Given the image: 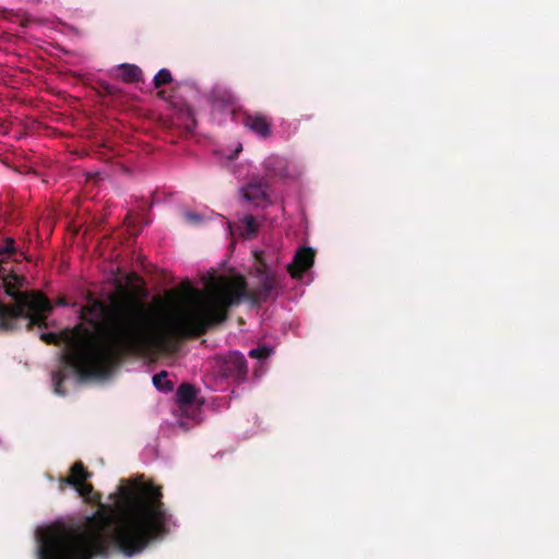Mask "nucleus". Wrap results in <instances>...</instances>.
Listing matches in <instances>:
<instances>
[{
	"mask_svg": "<svg viewBox=\"0 0 559 559\" xmlns=\"http://www.w3.org/2000/svg\"><path fill=\"white\" fill-rule=\"evenodd\" d=\"M81 316L93 331L79 323L59 334H40L46 344L68 345L61 355L63 368L51 374L56 394L66 395L67 369L86 380L109 374L126 357L165 353L159 312L126 294L109 293L107 300L88 297Z\"/></svg>",
	"mask_w": 559,
	"mask_h": 559,
	"instance_id": "nucleus-1",
	"label": "nucleus"
},
{
	"mask_svg": "<svg viewBox=\"0 0 559 559\" xmlns=\"http://www.w3.org/2000/svg\"><path fill=\"white\" fill-rule=\"evenodd\" d=\"M85 501L99 509L83 524L56 523L39 539L38 559H94L106 555L110 542L127 557L145 550L169 532L170 514L163 502L162 486L134 480L120 486L114 509L100 503V495L86 480L75 487Z\"/></svg>",
	"mask_w": 559,
	"mask_h": 559,
	"instance_id": "nucleus-2",
	"label": "nucleus"
},
{
	"mask_svg": "<svg viewBox=\"0 0 559 559\" xmlns=\"http://www.w3.org/2000/svg\"><path fill=\"white\" fill-rule=\"evenodd\" d=\"M258 287L248 289L243 276L221 277L214 293L202 307L178 316L159 313L165 353L176 352L180 342L204 335L211 328L223 323L227 319L228 309L239 305L241 299L260 305L272 298L278 287L275 275L265 266L258 269Z\"/></svg>",
	"mask_w": 559,
	"mask_h": 559,
	"instance_id": "nucleus-3",
	"label": "nucleus"
},
{
	"mask_svg": "<svg viewBox=\"0 0 559 559\" xmlns=\"http://www.w3.org/2000/svg\"><path fill=\"white\" fill-rule=\"evenodd\" d=\"M5 292L14 300L13 305L0 302V328L13 330L14 320L28 319L27 329L37 325L47 328V314L52 310L50 300L40 293L17 292L12 286H7Z\"/></svg>",
	"mask_w": 559,
	"mask_h": 559,
	"instance_id": "nucleus-4",
	"label": "nucleus"
},
{
	"mask_svg": "<svg viewBox=\"0 0 559 559\" xmlns=\"http://www.w3.org/2000/svg\"><path fill=\"white\" fill-rule=\"evenodd\" d=\"M247 372V360L245 356L238 352L229 353L219 362V373L224 378H230L235 381L242 382L246 380Z\"/></svg>",
	"mask_w": 559,
	"mask_h": 559,
	"instance_id": "nucleus-5",
	"label": "nucleus"
},
{
	"mask_svg": "<svg viewBox=\"0 0 559 559\" xmlns=\"http://www.w3.org/2000/svg\"><path fill=\"white\" fill-rule=\"evenodd\" d=\"M267 178H252L241 188L242 198L255 206H263L269 203Z\"/></svg>",
	"mask_w": 559,
	"mask_h": 559,
	"instance_id": "nucleus-6",
	"label": "nucleus"
},
{
	"mask_svg": "<svg viewBox=\"0 0 559 559\" xmlns=\"http://www.w3.org/2000/svg\"><path fill=\"white\" fill-rule=\"evenodd\" d=\"M242 123L260 139L265 140L272 134V120L262 112H245Z\"/></svg>",
	"mask_w": 559,
	"mask_h": 559,
	"instance_id": "nucleus-7",
	"label": "nucleus"
},
{
	"mask_svg": "<svg viewBox=\"0 0 559 559\" xmlns=\"http://www.w3.org/2000/svg\"><path fill=\"white\" fill-rule=\"evenodd\" d=\"M316 252L310 247H301L295 254L293 261L287 266V271L293 278H301L314 263Z\"/></svg>",
	"mask_w": 559,
	"mask_h": 559,
	"instance_id": "nucleus-8",
	"label": "nucleus"
},
{
	"mask_svg": "<svg viewBox=\"0 0 559 559\" xmlns=\"http://www.w3.org/2000/svg\"><path fill=\"white\" fill-rule=\"evenodd\" d=\"M90 477L91 473L86 471L83 462L78 461L71 466L69 476L60 479V485L67 484L75 488Z\"/></svg>",
	"mask_w": 559,
	"mask_h": 559,
	"instance_id": "nucleus-9",
	"label": "nucleus"
},
{
	"mask_svg": "<svg viewBox=\"0 0 559 559\" xmlns=\"http://www.w3.org/2000/svg\"><path fill=\"white\" fill-rule=\"evenodd\" d=\"M264 169L266 177H285L287 175V163L286 160L277 155H271L265 158Z\"/></svg>",
	"mask_w": 559,
	"mask_h": 559,
	"instance_id": "nucleus-10",
	"label": "nucleus"
},
{
	"mask_svg": "<svg viewBox=\"0 0 559 559\" xmlns=\"http://www.w3.org/2000/svg\"><path fill=\"white\" fill-rule=\"evenodd\" d=\"M117 71L118 76L126 83H136L142 80V70L135 64H120Z\"/></svg>",
	"mask_w": 559,
	"mask_h": 559,
	"instance_id": "nucleus-11",
	"label": "nucleus"
},
{
	"mask_svg": "<svg viewBox=\"0 0 559 559\" xmlns=\"http://www.w3.org/2000/svg\"><path fill=\"white\" fill-rule=\"evenodd\" d=\"M259 223L252 215H246L238 224V231L245 239H252L257 236L259 230Z\"/></svg>",
	"mask_w": 559,
	"mask_h": 559,
	"instance_id": "nucleus-12",
	"label": "nucleus"
},
{
	"mask_svg": "<svg viewBox=\"0 0 559 559\" xmlns=\"http://www.w3.org/2000/svg\"><path fill=\"white\" fill-rule=\"evenodd\" d=\"M3 17L9 22L19 23L23 28L28 27L35 21L25 11L22 10H4Z\"/></svg>",
	"mask_w": 559,
	"mask_h": 559,
	"instance_id": "nucleus-13",
	"label": "nucleus"
},
{
	"mask_svg": "<svg viewBox=\"0 0 559 559\" xmlns=\"http://www.w3.org/2000/svg\"><path fill=\"white\" fill-rule=\"evenodd\" d=\"M195 395H197V390H195L194 385L188 384V383H183V384L179 385V388L177 389V392H176L177 402L181 406L190 405L194 401Z\"/></svg>",
	"mask_w": 559,
	"mask_h": 559,
	"instance_id": "nucleus-14",
	"label": "nucleus"
},
{
	"mask_svg": "<svg viewBox=\"0 0 559 559\" xmlns=\"http://www.w3.org/2000/svg\"><path fill=\"white\" fill-rule=\"evenodd\" d=\"M153 383L158 390L163 391H171L174 384L170 380H168L167 371H160L153 377Z\"/></svg>",
	"mask_w": 559,
	"mask_h": 559,
	"instance_id": "nucleus-15",
	"label": "nucleus"
},
{
	"mask_svg": "<svg viewBox=\"0 0 559 559\" xmlns=\"http://www.w3.org/2000/svg\"><path fill=\"white\" fill-rule=\"evenodd\" d=\"M173 81V75L168 69H160L153 79L155 88H160Z\"/></svg>",
	"mask_w": 559,
	"mask_h": 559,
	"instance_id": "nucleus-16",
	"label": "nucleus"
},
{
	"mask_svg": "<svg viewBox=\"0 0 559 559\" xmlns=\"http://www.w3.org/2000/svg\"><path fill=\"white\" fill-rule=\"evenodd\" d=\"M15 240L11 237H7L3 245H0V255H12L15 253Z\"/></svg>",
	"mask_w": 559,
	"mask_h": 559,
	"instance_id": "nucleus-17",
	"label": "nucleus"
},
{
	"mask_svg": "<svg viewBox=\"0 0 559 559\" xmlns=\"http://www.w3.org/2000/svg\"><path fill=\"white\" fill-rule=\"evenodd\" d=\"M271 349L267 347H257L249 352V356L254 359H265L270 356Z\"/></svg>",
	"mask_w": 559,
	"mask_h": 559,
	"instance_id": "nucleus-18",
	"label": "nucleus"
},
{
	"mask_svg": "<svg viewBox=\"0 0 559 559\" xmlns=\"http://www.w3.org/2000/svg\"><path fill=\"white\" fill-rule=\"evenodd\" d=\"M103 88H104L105 93H107L109 95H114L118 91V88L116 86L110 85L108 83L103 84Z\"/></svg>",
	"mask_w": 559,
	"mask_h": 559,
	"instance_id": "nucleus-19",
	"label": "nucleus"
},
{
	"mask_svg": "<svg viewBox=\"0 0 559 559\" xmlns=\"http://www.w3.org/2000/svg\"><path fill=\"white\" fill-rule=\"evenodd\" d=\"M187 217H188L190 221H193V222L199 219V216H198V214H195V213H188V214H187Z\"/></svg>",
	"mask_w": 559,
	"mask_h": 559,
	"instance_id": "nucleus-20",
	"label": "nucleus"
},
{
	"mask_svg": "<svg viewBox=\"0 0 559 559\" xmlns=\"http://www.w3.org/2000/svg\"><path fill=\"white\" fill-rule=\"evenodd\" d=\"M231 98H233V97H231L230 93H228V92H224L223 99H224L225 102L230 103V102H231Z\"/></svg>",
	"mask_w": 559,
	"mask_h": 559,
	"instance_id": "nucleus-21",
	"label": "nucleus"
},
{
	"mask_svg": "<svg viewBox=\"0 0 559 559\" xmlns=\"http://www.w3.org/2000/svg\"><path fill=\"white\" fill-rule=\"evenodd\" d=\"M158 97L163 98V99H166L167 98V93L165 91H159L157 93Z\"/></svg>",
	"mask_w": 559,
	"mask_h": 559,
	"instance_id": "nucleus-22",
	"label": "nucleus"
},
{
	"mask_svg": "<svg viewBox=\"0 0 559 559\" xmlns=\"http://www.w3.org/2000/svg\"><path fill=\"white\" fill-rule=\"evenodd\" d=\"M186 287H187V289H188L190 293H195V289L192 287V285H191L189 282H187V283H186Z\"/></svg>",
	"mask_w": 559,
	"mask_h": 559,
	"instance_id": "nucleus-23",
	"label": "nucleus"
},
{
	"mask_svg": "<svg viewBox=\"0 0 559 559\" xmlns=\"http://www.w3.org/2000/svg\"><path fill=\"white\" fill-rule=\"evenodd\" d=\"M188 115H189L191 118H193V114H192V110H191L190 108L188 109ZM192 122H193V124L195 123L194 119H192Z\"/></svg>",
	"mask_w": 559,
	"mask_h": 559,
	"instance_id": "nucleus-24",
	"label": "nucleus"
}]
</instances>
